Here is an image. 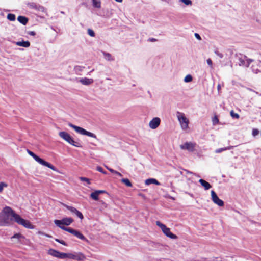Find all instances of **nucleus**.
<instances>
[{"instance_id":"1","label":"nucleus","mask_w":261,"mask_h":261,"mask_svg":"<svg viewBox=\"0 0 261 261\" xmlns=\"http://www.w3.org/2000/svg\"><path fill=\"white\" fill-rule=\"evenodd\" d=\"M19 225L29 229H34V226L27 220L22 218L16 214L9 206L5 207L0 213V226H6L11 225L12 220Z\"/></svg>"},{"instance_id":"17","label":"nucleus","mask_w":261,"mask_h":261,"mask_svg":"<svg viewBox=\"0 0 261 261\" xmlns=\"http://www.w3.org/2000/svg\"><path fill=\"white\" fill-rule=\"evenodd\" d=\"M86 259L85 256L81 252L74 254V259L78 261H83Z\"/></svg>"},{"instance_id":"25","label":"nucleus","mask_w":261,"mask_h":261,"mask_svg":"<svg viewBox=\"0 0 261 261\" xmlns=\"http://www.w3.org/2000/svg\"><path fill=\"white\" fill-rule=\"evenodd\" d=\"M121 181L127 187H131L132 186V183L127 178H123L121 180Z\"/></svg>"},{"instance_id":"44","label":"nucleus","mask_w":261,"mask_h":261,"mask_svg":"<svg viewBox=\"0 0 261 261\" xmlns=\"http://www.w3.org/2000/svg\"><path fill=\"white\" fill-rule=\"evenodd\" d=\"M215 53L221 58H223V56L221 53L218 52H215Z\"/></svg>"},{"instance_id":"13","label":"nucleus","mask_w":261,"mask_h":261,"mask_svg":"<svg viewBox=\"0 0 261 261\" xmlns=\"http://www.w3.org/2000/svg\"><path fill=\"white\" fill-rule=\"evenodd\" d=\"M252 60L247 59L246 57L244 58H240L239 64L240 66L248 67Z\"/></svg>"},{"instance_id":"22","label":"nucleus","mask_w":261,"mask_h":261,"mask_svg":"<svg viewBox=\"0 0 261 261\" xmlns=\"http://www.w3.org/2000/svg\"><path fill=\"white\" fill-rule=\"evenodd\" d=\"M62 257V259L69 258V259H74V254H72V253H66L63 252Z\"/></svg>"},{"instance_id":"48","label":"nucleus","mask_w":261,"mask_h":261,"mask_svg":"<svg viewBox=\"0 0 261 261\" xmlns=\"http://www.w3.org/2000/svg\"><path fill=\"white\" fill-rule=\"evenodd\" d=\"M217 89L218 91H219L220 89H221V86L220 84H219L218 86H217Z\"/></svg>"},{"instance_id":"42","label":"nucleus","mask_w":261,"mask_h":261,"mask_svg":"<svg viewBox=\"0 0 261 261\" xmlns=\"http://www.w3.org/2000/svg\"><path fill=\"white\" fill-rule=\"evenodd\" d=\"M28 34L31 36H35L36 35V33L34 31H29L28 32Z\"/></svg>"},{"instance_id":"46","label":"nucleus","mask_w":261,"mask_h":261,"mask_svg":"<svg viewBox=\"0 0 261 261\" xmlns=\"http://www.w3.org/2000/svg\"><path fill=\"white\" fill-rule=\"evenodd\" d=\"M37 233H38V234H39V235H43V236H45V233H44V232H42V231H38V232H37Z\"/></svg>"},{"instance_id":"6","label":"nucleus","mask_w":261,"mask_h":261,"mask_svg":"<svg viewBox=\"0 0 261 261\" xmlns=\"http://www.w3.org/2000/svg\"><path fill=\"white\" fill-rule=\"evenodd\" d=\"M68 126L74 129L76 133L81 135H86L93 138H96V136L94 134L88 132L82 127L76 126L75 125L72 124V123H69Z\"/></svg>"},{"instance_id":"32","label":"nucleus","mask_w":261,"mask_h":261,"mask_svg":"<svg viewBox=\"0 0 261 261\" xmlns=\"http://www.w3.org/2000/svg\"><path fill=\"white\" fill-rule=\"evenodd\" d=\"M212 122L214 125L219 123V119L217 116H215L212 119Z\"/></svg>"},{"instance_id":"19","label":"nucleus","mask_w":261,"mask_h":261,"mask_svg":"<svg viewBox=\"0 0 261 261\" xmlns=\"http://www.w3.org/2000/svg\"><path fill=\"white\" fill-rule=\"evenodd\" d=\"M199 182L201 184V185L204 187V189L207 190L211 188V185L205 180L200 179L199 180Z\"/></svg>"},{"instance_id":"47","label":"nucleus","mask_w":261,"mask_h":261,"mask_svg":"<svg viewBox=\"0 0 261 261\" xmlns=\"http://www.w3.org/2000/svg\"><path fill=\"white\" fill-rule=\"evenodd\" d=\"M109 170L111 172H112V173H114V174H115V171H116L115 170H113V169H111V168L109 169Z\"/></svg>"},{"instance_id":"30","label":"nucleus","mask_w":261,"mask_h":261,"mask_svg":"<svg viewBox=\"0 0 261 261\" xmlns=\"http://www.w3.org/2000/svg\"><path fill=\"white\" fill-rule=\"evenodd\" d=\"M24 237L20 233H16L15 234L11 237V239H17L18 240L20 239L23 238Z\"/></svg>"},{"instance_id":"36","label":"nucleus","mask_w":261,"mask_h":261,"mask_svg":"<svg viewBox=\"0 0 261 261\" xmlns=\"http://www.w3.org/2000/svg\"><path fill=\"white\" fill-rule=\"evenodd\" d=\"M88 33L91 37H94L95 36V33L90 29H88Z\"/></svg>"},{"instance_id":"21","label":"nucleus","mask_w":261,"mask_h":261,"mask_svg":"<svg viewBox=\"0 0 261 261\" xmlns=\"http://www.w3.org/2000/svg\"><path fill=\"white\" fill-rule=\"evenodd\" d=\"M17 20L20 23H22L23 25H25L28 21V18L22 16H18L17 18Z\"/></svg>"},{"instance_id":"10","label":"nucleus","mask_w":261,"mask_h":261,"mask_svg":"<svg viewBox=\"0 0 261 261\" xmlns=\"http://www.w3.org/2000/svg\"><path fill=\"white\" fill-rule=\"evenodd\" d=\"M63 205L67 210L70 211V212L71 213L74 214L75 215H76V216L77 217H79L80 219H83L84 218L83 214L80 211H79L76 208H75L74 207H72V206H70L67 205H66L65 204H63Z\"/></svg>"},{"instance_id":"11","label":"nucleus","mask_w":261,"mask_h":261,"mask_svg":"<svg viewBox=\"0 0 261 261\" xmlns=\"http://www.w3.org/2000/svg\"><path fill=\"white\" fill-rule=\"evenodd\" d=\"M161 119L159 117L153 118L149 123V126L151 129L156 128L160 124Z\"/></svg>"},{"instance_id":"41","label":"nucleus","mask_w":261,"mask_h":261,"mask_svg":"<svg viewBox=\"0 0 261 261\" xmlns=\"http://www.w3.org/2000/svg\"><path fill=\"white\" fill-rule=\"evenodd\" d=\"M184 172H185V173L187 174H194L193 173H192V172H190L187 170H184ZM194 175H195V174H194Z\"/></svg>"},{"instance_id":"24","label":"nucleus","mask_w":261,"mask_h":261,"mask_svg":"<svg viewBox=\"0 0 261 261\" xmlns=\"http://www.w3.org/2000/svg\"><path fill=\"white\" fill-rule=\"evenodd\" d=\"M232 147H233L232 146H229V147H224V148H219V149H216L215 151V152L216 153H219L222 151H225L227 150H229V149H231Z\"/></svg>"},{"instance_id":"40","label":"nucleus","mask_w":261,"mask_h":261,"mask_svg":"<svg viewBox=\"0 0 261 261\" xmlns=\"http://www.w3.org/2000/svg\"><path fill=\"white\" fill-rule=\"evenodd\" d=\"M207 64L211 67H213V63L211 59H207L206 60Z\"/></svg>"},{"instance_id":"27","label":"nucleus","mask_w":261,"mask_h":261,"mask_svg":"<svg viewBox=\"0 0 261 261\" xmlns=\"http://www.w3.org/2000/svg\"><path fill=\"white\" fill-rule=\"evenodd\" d=\"M93 6L96 8L100 7V2L99 0H92Z\"/></svg>"},{"instance_id":"35","label":"nucleus","mask_w":261,"mask_h":261,"mask_svg":"<svg viewBox=\"0 0 261 261\" xmlns=\"http://www.w3.org/2000/svg\"><path fill=\"white\" fill-rule=\"evenodd\" d=\"M96 170L98 171H99V172H101V173H103L104 174H107V172L106 171H105L103 170V169H102V168L100 167V166H97V168H96Z\"/></svg>"},{"instance_id":"9","label":"nucleus","mask_w":261,"mask_h":261,"mask_svg":"<svg viewBox=\"0 0 261 261\" xmlns=\"http://www.w3.org/2000/svg\"><path fill=\"white\" fill-rule=\"evenodd\" d=\"M211 193L212 199L213 202L219 206H223L224 205V202L219 198L215 191L212 190Z\"/></svg>"},{"instance_id":"43","label":"nucleus","mask_w":261,"mask_h":261,"mask_svg":"<svg viewBox=\"0 0 261 261\" xmlns=\"http://www.w3.org/2000/svg\"><path fill=\"white\" fill-rule=\"evenodd\" d=\"M195 36L198 40H201V39L200 36L198 33H195Z\"/></svg>"},{"instance_id":"20","label":"nucleus","mask_w":261,"mask_h":261,"mask_svg":"<svg viewBox=\"0 0 261 261\" xmlns=\"http://www.w3.org/2000/svg\"><path fill=\"white\" fill-rule=\"evenodd\" d=\"M72 234L82 240L87 241L86 238L81 232L76 230H74Z\"/></svg>"},{"instance_id":"53","label":"nucleus","mask_w":261,"mask_h":261,"mask_svg":"<svg viewBox=\"0 0 261 261\" xmlns=\"http://www.w3.org/2000/svg\"><path fill=\"white\" fill-rule=\"evenodd\" d=\"M171 199H173V200H174V198L171 196H170L169 197Z\"/></svg>"},{"instance_id":"50","label":"nucleus","mask_w":261,"mask_h":261,"mask_svg":"<svg viewBox=\"0 0 261 261\" xmlns=\"http://www.w3.org/2000/svg\"><path fill=\"white\" fill-rule=\"evenodd\" d=\"M116 2H119V3H121L122 2L123 0H115Z\"/></svg>"},{"instance_id":"33","label":"nucleus","mask_w":261,"mask_h":261,"mask_svg":"<svg viewBox=\"0 0 261 261\" xmlns=\"http://www.w3.org/2000/svg\"><path fill=\"white\" fill-rule=\"evenodd\" d=\"M230 115L232 117L235 118L236 119L239 118V115L237 113H235L233 111H231L230 112Z\"/></svg>"},{"instance_id":"15","label":"nucleus","mask_w":261,"mask_h":261,"mask_svg":"<svg viewBox=\"0 0 261 261\" xmlns=\"http://www.w3.org/2000/svg\"><path fill=\"white\" fill-rule=\"evenodd\" d=\"M105 193L106 191L104 190H96L94 192L91 193L90 194V197L95 200H98L99 195Z\"/></svg>"},{"instance_id":"16","label":"nucleus","mask_w":261,"mask_h":261,"mask_svg":"<svg viewBox=\"0 0 261 261\" xmlns=\"http://www.w3.org/2000/svg\"><path fill=\"white\" fill-rule=\"evenodd\" d=\"M15 44L19 46H22L24 47H29L30 46V43L28 41H22L15 42Z\"/></svg>"},{"instance_id":"51","label":"nucleus","mask_w":261,"mask_h":261,"mask_svg":"<svg viewBox=\"0 0 261 261\" xmlns=\"http://www.w3.org/2000/svg\"><path fill=\"white\" fill-rule=\"evenodd\" d=\"M81 68H82L81 67L79 66V67H76V69H79V70H81Z\"/></svg>"},{"instance_id":"52","label":"nucleus","mask_w":261,"mask_h":261,"mask_svg":"<svg viewBox=\"0 0 261 261\" xmlns=\"http://www.w3.org/2000/svg\"><path fill=\"white\" fill-rule=\"evenodd\" d=\"M155 39H154V38H152V39H151V41H155Z\"/></svg>"},{"instance_id":"3","label":"nucleus","mask_w":261,"mask_h":261,"mask_svg":"<svg viewBox=\"0 0 261 261\" xmlns=\"http://www.w3.org/2000/svg\"><path fill=\"white\" fill-rule=\"evenodd\" d=\"M59 135L61 138L66 141L69 144L77 147H82L80 143L75 141L72 137L67 132L64 131L60 132L59 133Z\"/></svg>"},{"instance_id":"5","label":"nucleus","mask_w":261,"mask_h":261,"mask_svg":"<svg viewBox=\"0 0 261 261\" xmlns=\"http://www.w3.org/2000/svg\"><path fill=\"white\" fill-rule=\"evenodd\" d=\"M155 223L156 225L161 228L164 234L167 237L172 239H176L177 238V236L172 233L170 231V228H168L165 225L159 221H156Z\"/></svg>"},{"instance_id":"7","label":"nucleus","mask_w":261,"mask_h":261,"mask_svg":"<svg viewBox=\"0 0 261 261\" xmlns=\"http://www.w3.org/2000/svg\"><path fill=\"white\" fill-rule=\"evenodd\" d=\"M73 222V219L71 218L66 217L62 220H55L54 223L61 229V227H64L63 225L68 226Z\"/></svg>"},{"instance_id":"54","label":"nucleus","mask_w":261,"mask_h":261,"mask_svg":"<svg viewBox=\"0 0 261 261\" xmlns=\"http://www.w3.org/2000/svg\"><path fill=\"white\" fill-rule=\"evenodd\" d=\"M106 168H107V169L108 170H109V169H110V168H109V167H106Z\"/></svg>"},{"instance_id":"45","label":"nucleus","mask_w":261,"mask_h":261,"mask_svg":"<svg viewBox=\"0 0 261 261\" xmlns=\"http://www.w3.org/2000/svg\"><path fill=\"white\" fill-rule=\"evenodd\" d=\"M115 174L117 175H118L120 177H121L122 176V174L120 173H119V172H117L116 171H115Z\"/></svg>"},{"instance_id":"23","label":"nucleus","mask_w":261,"mask_h":261,"mask_svg":"<svg viewBox=\"0 0 261 261\" xmlns=\"http://www.w3.org/2000/svg\"><path fill=\"white\" fill-rule=\"evenodd\" d=\"M103 55L106 60L108 61H113L114 59L111 55L108 53L103 52Z\"/></svg>"},{"instance_id":"37","label":"nucleus","mask_w":261,"mask_h":261,"mask_svg":"<svg viewBox=\"0 0 261 261\" xmlns=\"http://www.w3.org/2000/svg\"><path fill=\"white\" fill-rule=\"evenodd\" d=\"M180 1L186 5H190L192 4V2L191 0H180Z\"/></svg>"},{"instance_id":"28","label":"nucleus","mask_w":261,"mask_h":261,"mask_svg":"<svg viewBox=\"0 0 261 261\" xmlns=\"http://www.w3.org/2000/svg\"><path fill=\"white\" fill-rule=\"evenodd\" d=\"M61 229L65 231H66L71 234H73V233L74 231V229H73L71 228H70V227H61Z\"/></svg>"},{"instance_id":"39","label":"nucleus","mask_w":261,"mask_h":261,"mask_svg":"<svg viewBox=\"0 0 261 261\" xmlns=\"http://www.w3.org/2000/svg\"><path fill=\"white\" fill-rule=\"evenodd\" d=\"M55 241H57V242L60 243V244H63V245H65V246H66V245H67V244H66V243H65V241H64L63 240H59V239H55Z\"/></svg>"},{"instance_id":"2","label":"nucleus","mask_w":261,"mask_h":261,"mask_svg":"<svg viewBox=\"0 0 261 261\" xmlns=\"http://www.w3.org/2000/svg\"><path fill=\"white\" fill-rule=\"evenodd\" d=\"M176 117L179 122L181 128L186 130L189 128V120L186 117L185 114L182 112H177Z\"/></svg>"},{"instance_id":"12","label":"nucleus","mask_w":261,"mask_h":261,"mask_svg":"<svg viewBox=\"0 0 261 261\" xmlns=\"http://www.w3.org/2000/svg\"><path fill=\"white\" fill-rule=\"evenodd\" d=\"M48 254L58 258L62 259L61 256H62L63 252H60L56 250L49 249L48 250Z\"/></svg>"},{"instance_id":"14","label":"nucleus","mask_w":261,"mask_h":261,"mask_svg":"<svg viewBox=\"0 0 261 261\" xmlns=\"http://www.w3.org/2000/svg\"><path fill=\"white\" fill-rule=\"evenodd\" d=\"M79 81L82 85L86 86L91 85L93 83V80L92 79L87 77L81 78Z\"/></svg>"},{"instance_id":"4","label":"nucleus","mask_w":261,"mask_h":261,"mask_svg":"<svg viewBox=\"0 0 261 261\" xmlns=\"http://www.w3.org/2000/svg\"><path fill=\"white\" fill-rule=\"evenodd\" d=\"M27 152L28 154L31 155L32 157L33 158V159L38 163L42 165H43L44 166L47 167L51 169V170L57 171V169L51 164L49 163L46 162L45 161L43 160V159H41L39 156H38L37 155H36L34 153H33L32 151L27 150Z\"/></svg>"},{"instance_id":"49","label":"nucleus","mask_w":261,"mask_h":261,"mask_svg":"<svg viewBox=\"0 0 261 261\" xmlns=\"http://www.w3.org/2000/svg\"><path fill=\"white\" fill-rule=\"evenodd\" d=\"M45 236L48 237V238H51L52 237L49 234H45Z\"/></svg>"},{"instance_id":"31","label":"nucleus","mask_w":261,"mask_h":261,"mask_svg":"<svg viewBox=\"0 0 261 261\" xmlns=\"http://www.w3.org/2000/svg\"><path fill=\"white\" fill-rule=\"evenodd\" d=\"M8 187V185L4 182H0V193L3 191L4 188Z\"/></svg>"},{"instance_id":"38","label":"nucleus","mask_w":261,"mask_h":261,"mask_svg":"<svg viewBox=\"0 0 261 261\" xmlns=\"http://www.w3.org/2000/svg\"><path fill=\"white\" fill-rule=\"evenodd\" d=\"M259 134V130L257 129H253L252 130V135L253 136H256Z\"/></svg>"},{"instance_id":"34","label":"nucleus","mask_w":261,"mask_h":261,"mask_svg":"<svg viewBox=\"0 0 261 261\" xmlns=\"http://www.w3.org/2000/svg\"><path fill=\"white\" fill-rule=\"evenodd\" d=\"M79 178L81 181L86 182L87 183V184L89 185L91 184L90 180L87 178L84 177H80Z\"/></svg>"},{"instance_id":"55","label":"nucleus","mask_w":261,"mask_h":261,"mask_svg":"<svg viewBox=\"0 0 261 261\" xmlns=\"http://www.w3.org/2000/svg\"><path fill=\"white\" fill-rule=\"evenodd\" d=\"M108 261H112V260H108Z\"/></svg>"},{"instance_id":"8","label":"nucleus","mask_w":261,"mask_h":261,"mask_svg":"<svg viewBox=\"0 0 261 261\" xmlns=\"http://www.w3.org/2000/svg\"><path fill=\"white\" fill-rule=\"evenodd\" d=\"M196 144L191 142H186L180 145L181 149L187 150L189 151L192 152L194 150Z\"/></svg>"},{"instance_id":"26","label":"nucleus","mask_w":261,"mask_h":261,"mask_svg":"<svg viewBox=\"0 0 261 261\" xmlns=\"http://www.w3.org/2000/svg\"><path fill=\"white\" fill-rule=\"evenodd\" d=\"M192 76L190 74L187 75L184 78V82L186 83H189L192 81Z\"/></svg>"},{"instance_id":"18","label":"nucleus","mask_w":261,"mask_h":261,"mask_svg":"<svg viewBox=\"0 0 261 261\" xmlns=\"http://www.w3.org/2000/svg\"><path fill=\"white\" fill-rule=\"evenodd\" d=\"M145 183L146 185H149L150 184H155L156 185H160V183L155 179L149 178L145 180Z\"/></svg>"},{"instance_id":"29","label":"nucleus","mask_w":261,"mask_h":261,"mask_svg":"<svg viewBox=\"0 0 261 261\" xmlns=\"http://www.w3.org/2000/svg\"><path fill=\"white\" fill-rule=\"evenodd\" d=\"M7 17L10 21H14L15 20V15L13 14H8Z\"/></svg>"}]
</instances>
